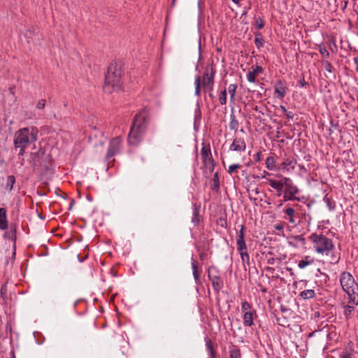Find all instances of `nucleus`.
<instances>
[{
	"instance_id": "1",
	"label": "nucleus",
	"mask_w": 358,
	"mask_h": 358,
	"mask_svg": "<svg viewBox=\"0 0 358 358\" xmlns=\"http://www.w3.org/2000/svg\"><path fill=\"white\" fill-rule=\"evenodd\" d=\"M124 72L122 64L119 62H112L107 69L105 76L103 90L110 94L122 90Z\"/></svg>"
},
{
	"instance_id": "2",
	"label": "nucleus",
	"mask_w": 358,
	"mask_h": 358,
	"mask_svg": "<svg viewBox=\"0 0 358 358\" xmlns=\"http://www.w3.org/2000/svg\"><path fill=\"white\" fill-rule=\"evenodd\" d=\"M38 134V129L33 126L20 129L15 132L13 144L15 149H19V155L23 156L26 148L37 141Z\"/></svg>"
},
{
	"instance_id": "3",
	"label": "nucleus",
	"mask_w": 358,
	"mask_h": 358,
	"mask_svg": "<svg viewBox=\"0 0 358 358\" xmlns=\"http://www.w3.org/2000/svg\"><path fill=\"white\" fill-rule=\"evenodd\" d=\"M340 283L343 290L348 295L349 301L358 305V284L353 275L347 271H343L340 275Z\"/></svg>"
},
{
	"instance_id": "4",
	"label": "nucleus",
	"mask_w": 358,
	"mask_h": 358,
	"mask_svg": "<svg viewBox=\"0 0 358 358\" xmlns=\"http://www.w3.org/2000/svg\"><path fill=\"white\" fill-rule=\"evenodd\" d=\"M308 239L313 243L314 250L318 254L329 255L334 249L333 241L323 234H312Z\"/></svg>"
},
{
	"instance_id": "5",
	"label": "nucleus",
	"mask_w": 358,
	"mask_h": 358,
	"mask_svg": "<svg viewBox=\"0 0 358 358\" xmlns=\"http://www.w3.org/2000/svg\"><path fill=\"white\" fill-rule=\"evenodd\" d=\"M201 155L203 166L206 169L205 171H208L209 173H213L215 169V163L213 159L209 144H202Z\"/></svg>"
},
{
	"instance_id": "6",
	"label": "nucleus",
	"mask_w": 358,
	"mask_h": 358,
	"mask_svg": "<svg viewBox=\"0 0 358 358\" xmlns=\"http://www.w3.org/2000/svg\"><path fill=\"white\" fill-rule=\"evenodd\" d=\"M215 70L213 65H208L205 68L203 75L202 86L205 91H212L214 85Z\"/></svg>"
},
{
	"instance_id": "7",
	"label": "nucleus",
	"mask_w": 358,
	"mask_h": 358,
	"mask_svg": "<svg viewBox=\"0 0 358 358\" xmlns=\"http://www.w3.org/2000/svg\"><path fill=\"white\" fill-rule=\"evenodd\" d=\"M285 185L284 201H299V198H296L295 195L299 192V189L294 185L292 180L289 178L285 177Z\"/></svg>"
},
{
	"instance_id": "8",
	"label": "nucleus",
	"mask_w": 358,
	"mask_h": 358,
	"mask_svg": "<svg viewBox=\"0 0 358 358\" xmlns=\"http://www.w3.org/2000/svg\"><path fill=\"white\" fill-rule=\"evenodd\" d=\"M208 278L212 282L214 291L217 293H219L223 287V282L220 278L219 271L217 268L210 266L208 268Z\"/></svg>"
},
{
	"instance_id": "9",
	"label": "nucleus",
	"mask_w": 358,
	"mask_h": 358,
	"mask_svg": "<svg viewBox=\"0 0 358 358\" xmlns=\"http://www.w3.org/2000/svg\"><path fill=\"white\" fill-rule=\"evenodd\" d=\"M122 143V139L120 136L115 137L110 140L106 155V160L109 161L113 156L120 153Z\"/></svg>"
},
{
	"instance_id": "10",
	"label": "nucleus",
	"mask_w": 358,
	"mask_h": 358,
	"mask_svg": "<svg viewBox=\"0 0 358 358\" xmlns=\"http://www.w3.org/2000/svg\"><path fill=\"white\" fill-rule=\"evenodd\" d=\"M148 110L146 108H143L135 115L132 125L138 128L143 129V130H145L148 125Z\"/></svg>"
},
{
	"instance_id": "11",
	"label": "nucleus",
	"mask_w": 358,
	"mask_h": 358,
	"mask_svg": "<svg viewBox=\"0 0 358 358\" xmlns=\"http://www.w3.org/2000/svg\"><path fill=\"white\" fill-rule=\"evenodd\" d=\"M43 150H39L31 155L30 164L34 168H41V170L46 169L47 166L44 164L45 158H46Z\"/></svg>"
},
{
	"instance_id": "12",
	"label": "nucleus",
	"mask_w": 358,
	"mask_h": 358,
	"mask_svg": "<svg viewBox=\"0 0 358 358\" xmlns=\"http://www.w3.org/2000/svg\"><path fill=\"white\" fill-rule=\"evenodd\" d=\"M145 130L143 129L138 128L135 126H131L130 131L128 134V142L130 145L138 144L142 138L143 134Z\"/></svg>"
},
{
	"instance_id": "13",
	"label": "nucleus",
	"mask_w": 358,
	"mask_h": 358,
	"mask_svg": "<svg viewBox=\"0 0 358 358\" xmlns=\"http://www.w3.org/2000/svg\"><path fill=\"white\" fill-rule=\"evenodd\" d=\"M231 151L244 152L246 150V142L243 137L235 134L232 143L229 147Z\"/></svg>"
},
{
	"instance_id": "14",
	"label": "nucleus",
	"mask_w": 358,
	"mask_h": 358,
	"mask_svg": "<svg viewBox=\"0 0 358 358\" xmlns=\"http://www.w3.org/2000/svg\"><path fill=\"white\" fill-rule=\"evenodd\" d=\"M288 88L285 81L278 80L274 84V95L276 98L283 100Z\"/></svg>"
},
{
	"instance_id": "15",
	"label": "nucleus",
	"mask_w": 358,
	"mask_h": 358,
	"mask_svg": "<svg viewBox=\"0 0 358 358\" xmlns=\"http://www.w3.org/2000/svg\"><path fill=\"white\" fill-rule=\"evenodd\" d=\"M245 226L241 224L240 226V230L237 232L236 245L238 251H243L247 249V245L245 241Z\"/></svg>"
},
{
	"instance_id": "16",
	"label": "nucleus",
	"mask_w": 358,
	"mask_h": 358,
	"mask_svg": "<svg viewBox=\"0 0 358 358\" xmlns=\"http://www.w3.org/2000/svg\"><path fill=\"white\" fill-rule=\"evenodd\" d=\"M289 245L294 248L305 247L306 241L303 235L292 236L289 238Z\"/></svg>"
},
{
	"instance_id": "17",
	"label": "nucleus",
	"mask_w": 358,
	"mask_h": 358,
	"mask_svg": "<svg viewBox=\"0 0 358 358\" xmlns=\"http://www.w3.org/2000/svg\"><path fill=\"white\" fill-rule=\"evenodd\" d=\"M269 185L276 190L277 195L280 196L282 194L283 188L285 187V177L280 180L273 179H267Z\"/></svg>"
},
{
	"instance_id": "18",
	"label": "nucleus",
	"mask_w": 358,
	"mask_h": 358,
	"mask_svg": "<svg viewBox=\"0 0 358 358\" xmlns=\"http://www.w3.org/2000/svg\"><path fill=\"white\" fill-rule=\"evenodd\" d=\"M283 212L286 215L284 216V219L288 220V222L293 225H296V217L298 215L296 210L290 206H286L283 210Z\"/></svg>"
},
{
	"instance_id": "19",
	"label": "nucleus",
	"mask_w": 358,
	"mask_h": 358,
	"mask_svg": "<svg viewBox=\"0 0 358 358\" xmlns=\"http://www.w3.org/2000/svg\"><path fill=\"white\" fill-rule=\"evenodd\" d=\"M256 317H257V314L255 310L245 313L243 315V325L245 327H252L254 324V319Z\"/></svg>"
},
{
	"instance_id": "20",
	"label": "nucleus",
	"mask_w": 358,
	"mask_h": 358,
	"mask_svg": "<svg viewBox=\"0 0 358 358\" xmlns=\"http://www.w3.org/2000/svg\"><path fill=\"white\" fill-rule=\"evenodd\" d=\"M296 165V160L292 157L285 159L280 164V167L282 170L289 172L295 169Z\"/></svg>"
},
{
	"instance_id": "21",
	"label": "nucleus",
	"mask_w": 358,
	"mask_h": 358,
	"mask_svg": "<svg viewBox=\"0 0 358 358\" xmlns=\"http://www.w3.org/2000/svg\"><path fill=\"white\" fill-rule=\"evenodd\" d=\"M8 228V221L6 216V210L4 208H0V229L6 230Z\"/></svg>"
},
{
	"instance_id": "22",
	"label": "nucleus",
	"mask_w": 358,
	"mask_h": 358,
	"mask_svg": "<svg viewBox=\"0 0 358 358\" xmlns=\"http://www.w3.org/2000/svg\"><path fill=\"white\" fill-rule=\"evenodd\" d=\"M314 258L310 256H306L301 260L299 261L298 266L299 268L303 269L306 266L311 265L314 263Z\"/></svg>"
},
{
	"instance_id": "23",
	"label": "nucleus",
	"mask_w": 358,
	"mask_h": 358,
	"mask_svg": "<svg viewBox=\"0 0 358 358\" xmlns=\"http://www.w3.org/2000/svg\"><path fill=\"white\" fill-rule=\"evenodd\" d=\"M229 127L231 130H234L235 133H236L238 129L239 122L236 119L234 113H231L230 115V122L229 124Z\"/></svg>"
},
{
	"instance_id": "24",
	"label": "nucleus",
	"mask_w": 358,
	"mask_h": 358,
	"mask_svg": "<svg viewBox=\"0 0 358 358\" xmlns=\"http://www.w3.org/2000/svg\"><path fill=\"white\" fill-rule=\"evenodd\" d=\"M210 189L215 192H218L220 190V178L217 172H215L213 175L210 184Z\"/></svg>"
},
{
	"instance_id": "25",
	"label": "nucleus",
	"mask_w": 358,
	"mask_h": 358,
	"mask_svg": "<svg viewBox=\"0 0 358 358\" xmlns=\"http://www.w3.org/2000/svg\"><path fill=\"white\" fill-rule=\"evenodd\" d=\"M236 89H237V85H236V84H230L228 86V92L230 95V101L231 103H234L236 101Z\"/></svg>"
},
{
	"instance_id": "26",
	"label": "nucleus",
	"mask_w": 358,
	"mask_h": 358,
	"mask_svg": "<svg viewBox=\"0 0 358 358\" xmlns=\"http://www.w3.org/2000/svg\"><path fill=\"white\" fill-rule=\"evenodd\" d=\"M300 296L303 299H311L315 296V292L313 289H306L300 293Z\"/></svg>"
},
{
	"instance_id": "27",
	"label": "nucleus",
	"mask_w": 358,
	"mask_h": 358,
	"mask_svg": "<svg viewBox=\"0 0 358 358\" xmlns=\"http://www.w3.org/2000/svg\"><path fill=\"white\" fill-rule=\"evenodd\" d=\"M15 183V178L14 176L10 175L8 176L6 178V183L5 185V189L8 191H11L13 188V185Z\"/></svg>"
},
{
	"instance_id": "28",
	"label": "nucleus",
	"mask_w": 358,
	"mask_h": 358,
	"mask_svg": "<svg viewBox=\"0 0 358 358\" xmlns=\"http://www.w3.org/2000/svg\"><path fill=\"white\" fill-rule=\"evenodd\" d=\"M239 255H241V258L243 262V264L245 266L247 264L248 266L250 265V257L248 253V249L244 250L238 251Z\"/></svg>"
},
{
	"instance_id": "29",
	"label": "nucleus",
	"mask_w": 358,
	"mask_h": 358,
	"mask_svg": "<svg viewBox=\"0 0 358 358\" xmlns=\"http://www.w3.org/2000/svg\"><path fill=\"white\" fill-rule=\"evenodd\" d=\"M206 345L207 348V350L210 352V358H215V351L213 348V345L209 338H205Z\"/></svg>"
},
{
	"instance_id": "30",
	"label": "nucleus",
	"mask_w": 358,
	"mask_h": 358,
	"mask_svg": "<svg viewBox=\"0 0 358 358\" xmlns=\"http://www.w3.org/2000/svg\"><path fill=\"white\" fill-rule=\"evenodd\" d=\"M266 167L269 171H273L275 168V159L273 156H269L266 159Z\"/></svg>"
},
{
	"instance_id": "31",
	"label": "nucleus",
	"mask_w": 358,
	"mask_h": 358,
	"mask_svg": "<svg viewBox=\"0 0 358 358\" xmlns=\"http://www.w3.org/2000/svg\"><path fill=\"white\" fill-rule=\"evenodd\" d=\"M255 43L256 45V46L258 48L263 47V45L264 44V38H263L262 34L260 32H256L255 34Z\"/></svg>"
},
{
	"instance_id": "32",
	"label": "nucleus",
	"mask_w": 358,
	"mask_h": 358,
	"mask_svg": "<svg viewBox=\"0 0 358 358\" xmlns=\"http://www.w3.org/2000/svg\"><path fill=\"white\" fill-rule=\"evenodd\" d=\"M230 358H241V350L238 346L232 345L230 350Z\"/></svg>"
},
{
	"instance_id": "33",
	"label": "nucleus",
	"mask_w": 358,
	"mask_h": 358,
	"mask_svg": "<svg viewBox=\"0 0 358 358\" xmlns=\"http://www.w3.org/2000/svg\"><path fill=\"white\" fill-rule=\"evenodd\" d=\"M200 221H201V216L199 215V210L198 208H195L193 211V216L192 218V222L195 225H199L200 223Z\"/></svg>"
},
{
	"instance_id": "34",
	"label": "nucleus",
	"mask_w": 358,
	"mask_h": 358,
	"mask_svg": "<svg viewBox=\"0 0 358 358\" xmlns=\"http://www.w3.org/2000/svg\"><path fill=\"white\" fill-rule=\"evenodd\" d=\"M192 266L193 270V275L196 281L199 280L200 274L198 271V266L196 261L193 260L192 262Z\"/></svg>"
},
{
	"instance_id": "35",
	"label": "nucleus",
	"mask_w": 358,
	"mask_h": 358,
	"mask_svg": "<svg viewBox=\"0 0 358 358\" xmlns=\"http://www.w3.org/2000/svg\"><path fill=\"white\" fill-rule=\"evenodd\" d=\"M252 310V306L250 303H248V301H243L241 303V311L243 313V314H244L245 313H249V312H251Z\"/></svg>"
},
{
	"instance_id": "36",
	"label": "nucleus",
	"mask_w": 358,
	"mask_h": 358,
	"mask_svg": "<svg viewBox=\"0 0 358 358\" xmlns=\"http://www.w3.org/2000/svg\"><path fill=\"white\" fill-rule=\"evenodd\" d=\"M201 93V77L197 76L195 78V94L199 96Z\"/></svg>"
},
{
	"instance_id": "37",
	"label": "nucleus",
	"mask_w": 358,
	"mask_h": 358,
	"mask_svg": "<svg viewBox=\"0 0 358 358\" xmlns=\"http://www.w3.org/2000/svg\"><path fill=\"white\" fill-rule=\"evenodd\" d=\"M220 103L223 106L227 103V90L224 89L219 95Z\"/></svg>"
},
{
	"instance_id": "38",
	"label": "nucleus",
	"mask_w": 358,
	"mask_h": 358,
	"mask_svg": "<svg viewBox=\"0 0 358 358\" xmlns=\"http://www.w3.org/2000/svg\"><path fill=\"white\" fill-rule=\"evenodd\" d=\"M344 315L346 319H349L351 317L352 313L355 310V308L354 306L348 305L344 307Z\"/></svg>"
},
{
	"instance_id": "39",
	"label": "nucleus",
	"mask_w": 358,
	"mask_h": 358,
	"mask_svg": "<svg viewBox=\"0 0 358 358\" xmlns=\"http://www.w3.org/2000/svg\"><path fill=\"white\" fill-rule=\"evenodd\" d=\"M255 28L257 29H262L264 27V20L261 17H258L255 18Z\"/></svg>"
},
{
	"instance_id": "40",
	"label": "nucleus",
	"mask_w": 358,
	"mask_h": 358,
	"mask_svg": "<svg viewBox=\"0 0 358 358\" xmlns=\"http://www.w3.org/2000/svg\"><path fill=\"white\" fill-rule=\"evenodd\" d=\"M318 50L323 59L329 58V52L325 47L319 45Z\"/></svg>"
},
{
	"instance_id": "41",
	"label": "nucleus",
	"mask_w": 358,
	"mask_h": 358,
	"mask_svg": "<svg viewBox=\"0 0 358 358\" xmlns=\"http://www.w3.org/2000/svg\"><path fill=\"white\" fill-rule=\"evenodd\" d=\"M256 74L252 71H249L247 73L246 78L250 83H255L256 81Z\"/></svg>"
},
{
	"instance_id": "42",
	"label": "nucleus",
	"mask_w": 358,
	"mask_h": 358,
	"mask_svg": "<svg viewBox=\"0 0 358 358\" xmlns=\"http://www.w3.org/2000/svg\"><path fill=\"white\" fill-rule=\"evenodd\" d=\"M241 165L239 164H234L229 166L228 173L229 174H233L238 169H240Z\"/></svg>"
},
{
	"instance_id": "43",
	"label": "nucleus",
	"mask_w": 358,
	"mask_h": 358,
	"mask_svg": "<svg viewBox=\"0 0 358 358\" xmlns=\"http://www.w3.org/2000/svg\"><path fill=\"white\" fill-rule=\"evenodd\" d=\"M45 103H46V100L45 99H40L37 102L36 108L37 109H43L45 108Z\"/></svg>"
},
{
	"instance_id": "44",
	"label": "nucleus",
	"mask_w": 358,
	"mask_h": 358,
	"mask_svg": "<svg viewBox=\"0 0 358 358\" xmlns=\"http://www.w3.org/2000/svg\"><path fill=\"white\" fill-rule=\"evenodd\" d=\"M252 71L255 73L256 76L262 73L263 72V69L262 66L256 65L255 66H252Z\"/></svg>"
},
{
	"instance_id": "45",
	"label": "nucleus",
	"mask_w": 358,
	"mask_h": 358,
	"mask_svg": "<svg viewBox=\"0 0 358 358\" xmlns=\"http://www.w3.org/2000/svg\"><path fill=\"white\" fill-rule=\"evenodd\" d=\"M324 68L325 69L329 72V73H331L332 72V69H333V66L331 65V64L329 62V61H325L324 62Z\"/></svg>"
},
{
	"instance_id": "46",
	"label": "nucleus",
	"mask_w": 358,
	"mask_h": 358,
	"mask_svg": "<svg viewBox=\"0 0 358 358\" xmlns=\"http://www.w3.org/2000/svg\"><path fill=\"white\" fill-rule=\"evenodd\" d=\"M340 358H352V355L347 350H344L341 354Z\"/></svg>"
},
{
	"instance_id": "47",
	"label": "nucleus",
	"mask_w": 358,
	"mask_h": 358,
	"mask_svg": "<svg viewBox=\"0 0 358 358\" xmlns=\"http://www.w3.org/2000/svg\"><path fill=\"white\" fill-rule=\"evenodd\" d=\"M274 229L277 231H282L284 229V223L280 222L274 225Z\"/></svg>"
},
{
	"instance_id": "48",
	"label": "nucleus",
	"mask_w": 358,
	"mask_h": 358,
	"mask_svg": "<svg viewBox=\"0 0 358 358\" xmlns=\"http://www.w3.org/2000/svg\"><path fill=\"white\" fill-rule=\"evenodd\" d=\"M339 259H340V257L339 256L332 254L331 255V259L330 261V263L331 264H336V263L338 262Z\"/></svg>"
},
{
	"instance_id": "49",
	"label": "nucleus",
	"mask_w": 358,
	"mask_h": 358,
	"mask_svg": "<svg viewBox=\"0 0 358 358\" xmlns=\"http://www.w3.org/2000/svg\"><path fill=\"white\" fill-rule=\"evenodd\" d=\"M254 159L257 162H259L262 160V152L259 151L254 155Z\"/></svg>"
},
{
	"instance_id": "50",
	"label": "nucleus",
	"mask_w": 358,
	"mask_h": 358,
	"mask_svg": "<svg viewBox=\"0 0 358 358\" xmlns=\"http://www.w3.org/2000/svg\"><path fill=\"white\" fill-rule=\"evenodd\" d=\"M0 294H1V297H3V298L5 297L6 294V285H3L1 287Z\"/></svg>"
},
{
	"instance_id": "51",
	"label": "nucleus",
	"mask_w": 358,
	"mask_h": 358,
	"mask_svg": "<svg viewBox=\"0 0 358 358\" xmlns=\"http://www.w3.org/2000/svg\"><path fill=\"white\" fill-rule=\"evenodd\" d=\"M325 201L330 210H333L334 208V206L331 204V202L329 199L326 198Z\"/></svg>"
},
{
	"instance_id": "52",
	"label": "nucleus",
	"mask_w": 358,
	"mask_h": 358,
	"mask_svg": "<svg viewBox=\"0 0 358 358\" xmlns=\"http://www.w3.org/2000/svg\"><path fill=\"white\" fill-rule=\"evenodd\" d=\"M299 84H300L301 87H306L308 85V83L307 82H306L304 78L301 79L299 80Z\"/></svg>"
},
{
	"instance_id": "53",
	"label": "nucleus",
	"mask_w": 358,
	"mask_h": 358,
	"mask_svg": "<svg viewBox=\"0 0 358 358\" xmlns=\"http://www.w3.org/2000/svg\"><path fill=\"white\" fill-rule=\"evenodd\" d=\"M288 119L293 120L294 118V113L292 112L287 111V113H285Z\"/></svg>"
},
{
	"instance_id": "54",
	"label": "nucleus",
	"mask_w": 358,
	"mask_h": 358,
	"mask_svg": "<svg viewBox=\"0 0 358 358\" xmlns=\"http://www.w3.org/2000/svg\"><path fill=\"white\" fill-rule=\"evenodd\" d=\"M280 110H281L284 113H287V108H285V106H283V105H280Z\"/></svg>"
},
{
	"instance_id": "55",
	"label": "nucleus",
	"mask_w": 358,
	"mask_h": 358,
	"mask_svg": "<svg viewBox=\"0 0 358 358\" xmlns=\"http://www.w3.org/2000/svg\"><path fill=\"white\" fill-rule=\"evenodd\" d=\"M354 62L357 65L356 70L358 72V57L354 58Z\"/></svg>"
},
{
	"instance_id": "56",
	"label": "nucleus",
	"mask_w": 358,
	"mask_h": 358,
	"mask_svg": "<svg viewBox=\"0 0 358 358\" xmlns=\"http://www.w3.org/2000/svg\"><path fill=\"white\" fill-rule=\"evenodd\" d=\"M316 332H317V331H314L311 332L310 334H309V336H309V337L313 336V335H314Z\"/></svg>"
},
{
	"instance_id": "57",
	"label": "nucleus",
	"mask_w": 358,
	"mask_h": 358,
	"mask_svg": "<svg viewBox=\"0 0 358 358\" xmlns=\"http://www.w3.org/2000/svg\"><path fill=\"white\" fill-rule=\"evenodd\" d=\"M241 0H232V1L234 3H239V2L241 1Z\"/></svg>"
},
{
	"instance_id": "58",
	"label": "nucleus",
	"mask_w": 358,
	"mask_h": 358,
	"mask_svg": "<svg viewBox=\"0 0 358 358\" xmlns=\"http://www.w3.org/2000/svg\"><path fill=\"white\" fill-rule=\"evenodd\" d=\"M240 131L242 132V133H244V129L242 128L240 129Z\"/></svg>"
},
{
	"instance_id": "59",
	"label": "nucleus",
	"mask_w": 358,
	"mask_h": 358,
	"mask_svg": "<svg viewBox=\"0 0 358 358\" xmlns=\"http://www.w3.org/2000/svg\"><path fill=\"white\" fill-rule=\"evenodd\" d=\"M203 257H204V256H203V255H200V258H201V259H203Z\"/></svg>"
},
{
	"instance_id": "60",
	"label": "nucleus",
	"mask_w": 358,
	"mask_h": 358,
	"mask_svg": "<svg viewBox=\"0 0 358 358\" xmlns=\"http://www.w3.org/2000/svg\"><path fill=\"white\" fill-rule=\"evenodd\" d=\"M176 0H172V4L174 5Z\"/></svg>"
},
{
	"instance_id": "61",
	"label": "nucleus",
	"mask_w": 358,
	"mask_h": 358,
	"mask_svg": "<svg viewBox=\"0 0 358 358\" xmlns=\"http://www.w3.org/2000/svg\"><path fill=\"white\" fill-rule=\"evenodd\" d=\"M264 173H265L266 175H270V173H269L268 172H266V171H264Z\"/></svg>"
},
{
	"instance_id": "62",
	"label": "nucleus",
	"mask_w": 358,
	"mask_h": 358,
	"mask_svg": "<svg viewBox=\"0 0 358 358\" xmlns=\"http://www.w3.org/2000/svg\"><path fill=\"white\" fill-rule=\"evenodd\" d=\"M357 131H358V127L357 128Z\"/></svg>"
},
{
	"instance_id": "63",
	"label": "nucleus",
	"mask_w": 358,
	"mask_h": 358,
	"mask_svg": "<svg viewBox=\"0 0 358 358\" xmlns=\"http://www.w3.org/2000/svg\"><path fill=\"white\" fill-rule=\"evenodd\" d=\"M357 36H358V32H357Z\"/></svg>"
},
{
	"instance_id": "64",
	"label": "nucleus",
	"mask_w": 358,
	"mask_h": 358,
	"mask_svg": "<svg viewBox=\"0 0 358 358\" xmlns=\"http://www.w3.org/2000/svg\"><path fill=\"white\" fill-rule=\"evenodd\" d=\"M13 358H15V357H13Z\"/></svg>"
}]
</instances>
